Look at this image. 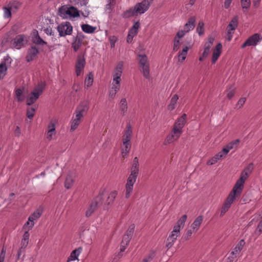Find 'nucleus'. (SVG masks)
<instances>
[{
    "mask_svg": "<svg viewBox=\"0 0 262 262\" xmlns=\"http://www.w3.org/2000/svg\"><path fill=\"white\" fill-rule=\"evenodd\" d=\"M187 218V216L186 214L183 215L174 226L173 230L167 239L166 246L168 248L173 246L177 237L180 235V230L184 227Z\"/></svg>",
    "mask_w": 262,
    "mask_h": 262,
    "instance_id": "obj_1",
    "label": "nucleus"
},
{
    "mask_svg": "<svg viewBox=\"0 0 262 262\" xmlns=\"http://www.w3.org/2000/svg\"><path fill=\"white\" fill-rule=\"evenodd\" d=\"M58 14L63 18L67 17L68 16L77 17L80 16V11L73 6L64 5L59 8Z\"/></svg>",
    "mask_w": 262,
    "mask_h": 262,
    "instance_id": "obj_2",
    "label": "nucleus"
},
{
    "mask_svg": "<svg viewBox=\"0 0 262 262\" xmlns=\"http://www.w3.org/2000/svg\"><path fill=\"white\" fill-rule=\"evenodd\" d=\"M56 29L59 36L61 37L72 35L73 30L72 25L69 21L62 22L57 26Z\"/></svg>",
    "mask_w": 262,
    "mask_h": 262,
    "instance_id": "obj_3",
    "label": "nucleus"
},
{
    "mask_svg": "<svg viewBox=\"0 0 262 262\" xmlns=\"http://www.w3.org/2000/svg\"><path fill=\"white\" fill-rule=\"evenodd\" d=\"M138 60L140 67L141 68L143 76L146 78L149 77V65L147 56L145 54H139Z\"/></svg>",
    "mask_w": 262,
    "mask_h": 262,
    "instance_id": "obj_4",
    "label": "nucleus"
},
{
    "mask_svg": "<svg viewBox=\"0 0 262 262\" xmlns=\"http://www.w3.org/2000/svg\"><path fill=\"white\" fill-rule=\"evenodd\" d=\"M245 244L244 240L241 239L231 252L230 255L227 259V262H235L238 255L242 250Z\"/></svg>",
    "mask_w": 262,
    "mask_h": 262,
    "instance_id": "obj_5",
    "label": "nucleus"
},
{
    "mask_svg": "<svg viewBox=\"0 0 262 262\" xmlns=\"http://www.w3.org/2000/svg\"><path fill=\"white\" fill-rule=\"evenodd\" d=\"M103 199V196L102 193H99L98 196L95 198L85 212L86 216H90L96 210L97 208L102 204Z\"/></svg>",
    "mask_w": 262,
    "mask_h": 262,
    "instance_id": "obj_6",
    "label": "nucleus"
},
{
    "mask_svg": "<svg viewBox=\"0 0 262 262\" xmlns=\"http://www.w3.org/2000/svg\"><path fill=\"white\" fill-rule=\"evenodd\" d=\"M43 87L42 85H38L31 92L30 96L27 98L26 104L27 105H31L35 103L39 97L43 92Z\"/></svg>",
    "mask_w": 262,
    "mask_h": 262,
    "instance_id": "obj_7",
    "label": "nucleus"
},
{
    "mask_svg": "<svg viewBox=\"0 0 262 262\" xmlns=\"http://www.w3.org/2000/svg\"><path fill=\"white\" fill-rule=\"evenodd\" d=\"M12 59L9 55L5 56L0 63V79L7 74L8 68L10 67Z\"/></svg>",
    "mask_w": 262,
    "mask_h": 262,
    "instance_id": "obj_8",
    "label": "nucleus"
},
{
    "mask_svg": "<svg viewBox=\"0 0 262 262\" xmlns=\"http://www.w3.org/2000/svg\"><path fill=\"white\" fill-rule=\"evenodd\" d=\"M238 24V17L237 16H234L227 27V40L230 41L232 38L235 30L237 28Z\"/></svg>",
    "mask_w": 262,
    "mask_h": 262,
    "instance_id": "obj_9",
    "label": "nucleus"
},
{
    "mask_svg": "<svg viewBox=\"0 0 262 262\" xmlns=\"http://www.w3.org/2000/svg\"><path fill=\"white\" fill-rule=\"evenodd\" d=\"M152 0H143L141 3H137L134 6V12L137 14L144 13L149 8Z\"/></svg>",
    "mask_w": 262,
    "mask_h": 262,
    "instance_id": "obj_10",
    "label": "nucleus"
},
{
    "mask_svg": "<svg viewBox=\"0 0 262 262\" xmlns=\"http://www.w3.org/2000/svg\"><path fill=\"white\" fill-rule=\"evenodd\" d=\"M186 114H183L177 119L172 128L175 133L182 134V128L184 127L186 122Z\"/></svg>",
    "mask_w": 262,
    "mask_h": 262,
    "instance_id": "obj_11",
    "label": "nucleus"
},
{
    "mask_svg": "<svg viewBox=\"0 0 262 262\" xmlns=\"http://www.w3.org/2000/svg\"><path fill=\"white\" fill-rule=\"evenodd\" d=\"M85 36L82 32H78L73 38L72 47L75 52H77L82 46Z\"/></svg>",
    "mask_w": 262,
    "mask_h": 262,
    "instance_id": "obj_12",
    "label": "nucleus"
},
{
    "mask_svg": "<svg viewBox=\"0 0 262 262\" xmlns=\"http://www.w3.org/2000/svg\"><path fill=\"white\" fill-rule=\"evenodd\" d=\"M262 39V37L258 33H255L249 37L245 42L242 45L241 48H244L247 46H255Z\"/></svg>",
    "mask_w": 262,
    "mask_h": 262,
    "instance_id": "obj_13",
    "label": "nucleus"
},
{
    "mask_svg": "<svg viewBox=\"0 0 262 262\" xmlns=\"http://www.w3.org/2000/svg\"><path fill=\"white\" fill-rule=\"evenodd\" d=\"M85 63V58L84 54L78 55L75 65V72L77 76H79L81 75V72L84 68Z\"/></svg>",
    "mask_w": 262,
    "mask_h": 262,
    "instance_id": "obj_14",
    "label": "nucleus"
},
{
    "mask_svg": "<svg viewBox=\"0 0 262 262\" xmlns=\"http://www.w3.org/2000/svg\"><path fill=\"white\" fill-rule=\"evenodd\" d=\"M26 40V36L25 34H19L14 38L11 41L13 48L20 49L23 47Z\"/></svg>",
    "mask_w": 262,
    "mask_h": 262,
    "instance_id": "obj_15",
    "label": "nucleus"
},
{
    "mask_svg": "<svg viewBox=\"0 0 262 262\" xmlns=\"http://www.w3.org/2000/svg\"><path fill=\"white\" fill-rule=\"evenodd\" d=\"M89 110V106L86 103H82L78 105L75 110V117L81 120V119L85 115Z\"/></svg>",
    "mask_w": 262,
    "mask_h": 262,
    "instance_id": "obj_16",
    "label": "nucleus"
},
{
    "mask_svg": "<svg viewBox=\"0 0 262 262\" xmlns=\"http://www.w3.org/2000/svg\"><path fill=\"white\" fill-rule=\"evenodd\" d=\"M139 172V160L137 157L134 158L132 165L130 168V174L128 178H132L137 179Z\"/></svg>",
    "mask_w": 262,
    "mask_h": 262,
    "instance_id": "obj_17",
    "label": "nucleus"
},
{
    "mask_svg": "<svg viewBox=\"0 0 262 262\" xmlns=\"http://www.w3.org/2000/svg\"><path fill=\"white\" fill-rule=\"evenodd\" d=\"M38 49L36 46H32L28 49L26 60L28 62L33 61L39 54Z\"/></svg>",
    "mask_w": 262,
    "mask_h": 262,
    "instance_id": "obj_18",
    "label": "nucleus"
},
{
    "mask_svg": "<svg viewBox=\"0 0 262 262\" xmlns=\"http://www.w3.org/2000/svg\"><path fill=\"white\" fill-rule=\"evenodd\" d=\"M136 181V179L128 178L125 185V198L128 199L133 192V186Z\"/></svg>",
    "mask_w": 262,
    "mask_h": 262,
    "instance_id": "obj_19",
    "label": "nucleus"
},
{
    "mask_svg": "<svg viewBox=\"0 0 262 262\" xmlns=\"http://www.w3.org/2000/svg\"><path fill=\"white\" fill-rule=\"evenodd\" d=\"M31 41L36 45L43 46L47 45V42L43 40L39 35L37 30H34Z\"/></svg>",
    "mask_w": 262,
    "mask_h": 262,
    "instance_id": "obj_20",
    "label": "nucleus"
},
{
    "mask_svg": "<svg viewBox=\"0 0 262 262\" xmlns=\"http://www.w3.org/2000/svg\"><path fill=\"white\" fill-rule=\"evenodd\" d=\"M181 135V134L175 133L172 129L165 138L164 144L167 145L174 142L180 138Z\"/></svg>",
    "mask_w": 262,
    "mask_h": 262,
    "instance_id": "obj_21",
    "label": "nucleus"
},
{
    "mask_svg": "<svg viewBox=\"0 0 262 262\" xmlns=\"http://www.w3.org/2000/svg\"><path fill=\"white\" fill-rule=\"evenodd\" d=\"M244 183L245 182L243 181L242 178H239L232 190L233 192L241 195L244 188Z\"/></svg>",
    "mask_w": 262,
    "mask_h": 262,
    "instance_id": "obj_22",
    "label": "nucleus"
},
{
    "mask_svg": "<svg viewBox=\"0 0 262 262\" xmlns=\"http://www.w3.org/2000/svg\"><path fill=\"white\" fill-rule=\"evenodd\" d=\"M195 17L194 16H191L189 18L188 21L184 25V29L187 32L192 30L195 27Z\"/></svg>",
    "mask_w": 262,
    "mask_h": 262,
    "instance_id": "obj_23",
    "label": "nucleus"
},
{
    "mask_svg": "<svg viewBox=\"0 0 262 262\" xmlns=\"http://www.w3.org/2000/svg\"><path fill=\"white\" fill-rule=\"evenodd\" d=\"M82 251V248L79 247L77 249L74 250L71 253L70 256L68 257L67 262H70L75 260H79L78 256Z\"/></svg>",
    "mask_w": 262,
    "mask_h": 262,
    "instance_id": "obj_24",
    "label": "nucleus"
},
{
    "mask_svg": "<svg viewBox=\"0 0 262 262\" xmlns=\"http://www.w3.org/2000/svg\"><path fill=\"white\" fill-rule=\"evenodd\" d=\"M132 128L130 125H128L126 127V129L124 131V134L123 136L122 142H130V140L132 137Z\"/></svg>",
    "mask_w": 262,
    "mask_h": 262,
    "instance_id": "obj_25",
    "label": "nucleus"
},
{
    "mask_svg": "<svg viewBox=\"0 0 262 262\" xmlns=\"http://www.w3.org/2000/svg\"><path fill=\"white\" fill-rule=\"evenodd\" d=\"M222 45L221 43H219L216 46L214 50L213 51L212 57V63H215L217 60L218 58L221 54Z\"/></svg>",
    "mask_w": 262,
    "mask_h": 262,
    "instance_id": "obj_26",
    "label": "nucleus"
},
{
    "mask_svg": "<svg viewBox=\"0 0 262 262\" xmlns=\"http://www.w3.org/2000/svg\"><path fill=\"white\" fill-rule=\"evenodd\" d=\"M213 41L214 38L213 37L208 38V41L204 45V50L202 53L203 57H207L210 53V49L213 43Z\"/></svg>",
    "mask_w": 262,
    "mask_h": 262,
    "instance_id": "obj_27",
    "label": "nucleus"
},
{
    "mask_svg": "<svg viewBox=\"0 0 262 262\" xmlns=\"http://www.w3.org/2000/svg\"><path fill=\"white\" fill-rule=\"evenodd\" d=\"M225 158V155L223 154L221 151L216 154L211 159L209 160L207 162V165H212L216 163L219 160H221L223 158Z\"/></svg>",
    "mask_w": 262,
    "mask_h": 262,
    "instance_id": "obj_28",
    "label": "nucleus"
},
{
    "mask_svg": "<svg viewBox=\"0 0 262 262\" xmlns=\"http://www.w3.org/2000/svg\"><path fill=\"white\" fill-rule=\"evenodd\" d=\"M123 62L122 61L119 62L115 69V72L113 74V77L121 78L123 71Z\"/></svg>",
    "mask_w": 262,
    "mask_h": 262,
    "instance_id": "obj_29",
    "label": "nucleus"
},
{
    "mask_svg": "<svg viewBox=\"0 0 262 262\" xmlns=\"http://www.w3.org/2000/svg\"><path fill=\"white\" fill-rule=\"evenodd\" d=\"M123 147L121 149V155L123 158L126 157L131 148V142H123Z\"/></svg>",
    "mask_w": 262,
    "mask_h": 262,
    "instance_id": "obj_30",
    "label": "nucleus"
},
{
    "mask_svg": "<svg viewBox=\"0 0 262 262\" xmlns=\"http://www.w3.org/2000/svg\"><path fill=\"white\" fill-rule=\"evenodd\" d=\"M119 109L122 116H124L127 110V103L125 98H122L120 102Z\"/></svg>",
    "mask_w": 262,
    "mask_h": 262,
    "instance_id": "obj_31",
    "label": "nucleus"
},
{
    "mask_svg": "<svg viewBox=\"0 0 262 262\" xmlns=\"http://www.w3.org/2000/svg\"><path fill=\"white\" fill-rule=\"evenodd\" d=\"M240 195L237 194L236 193H233L232 191H231L227 196L225 203L228 204L230 206H231L232 204L234 202V201L236 200L237 198H238Z\"/></svg>",
    "mask_w": 262,
    "mask_h": 262,
    "instance_id": "obj_32",
    "label": "nucleus"
},
{
    "mask_svg": "<svg viewBox=\"0 0 262 262\" xmlns=\"http://www.w3.org/2000/svg\"><path fill=\"white\" fill-rule=\"evenodd\" d=\"M203 222V216L200 215L196 217V219L194 221L193 223L191 225V227L193 230L196 231L201 224Z\"/></svg>",
    "mask_w": 262,
    "mask_h": 262,
    "instance_id": "obj_33",
    "label": "nucleus"
},
{
    "mask_svg": "<svg viewBox=\"0 0 262 262\" xmlns=\"http://www.w3.org/2000/svg\"><path fill=\"white\" fill-rule=\"evenodd\" d=\"M189 48L187 46H185L182 50L180 51L178 54V60L179 62H183L186 59L187 55Z\"/></svg>",
    "mask_w": 262,
    "mask_h": 262,
    "instance_id": "obj_34",
    "label": "nucleus"
},
{
    "mask_svg": "<svg viewBox=\"0 0 262 262\" xmlns=\"http://www.w3.org/2000/svg\"><path fill=\"white\" fill-rule=\"evenodd\" d=\"M81 27L82 30L84 32L89 34L93 33L96 29V27H93L89 24H82L81 25Z\"/></svg>",
    "mask_w": 262,
    "mask_h": 262,
    "instance_id": "obj_35",
    "label": "nucleus"
},
{
    "mask_svg": "<svg viewBox=\"0 0 262 262\" xmlns=\"http://www.w3.org/2000/svg\"><path fill=\"white\" fill-rule=\"evenodd\" d=\"M8 6L10 7L12 11L14 12L19 9L21 6V3L17 1H13L8 3Z\"/></svg>",
    "mask_w": 262,
    "mask_h": 262,
    "instance_id": "obj_36",
    "label": "nucleus"
},
{
    "mask_svg": "<svg viewBox=\"0 0 262 262\" xmlns=\"http://www.w3.org/2000/svg\"><path fill=\"white\" fill-rule=\"evenodd\" d=\"M94 76L92 72H90L86 77L85 78L84 81V87L85 88H89L92 85L93 83Z\"/></svg>",
    "mask_w": 262,
    "mask_h": 262,
    "instance_id": "obj_37",
    "label": "nucleus"
},
{
    "mask_svg": "<svg viewBox=\"0 0 262 262\" xmlns=\"http://www.w3.org/2000/svg\"><path fill=\"white\" fill-rule=\"evenodd\" d=\"M15 96L17 102H22L25 99V96L23 95V90L18 88L15 91Z\"/></svg>",
    "mask_w": 262,
    "mask_h": 262,
    "instance_id": "obj_38",
    "label": "nucleus"
},
{
    "mask_svg": "<svg viewBox=\"0 0 262 262\" xmlns=\"http://www.w3.org/2000/svg\"><path fill=\"white\" fill-rule=\"evenodd\" d=\"M74 180L71 175H68L64 182V187L67 189H70L73 185Z\"/></svg>",
    "mask_w": 262,
    "mask_h": 262,
    "instance_id": "obj_39",
    "label": "nucleus"
},
{
    "mask_svg": "<svg viewBox=\"0 0 262 262\" xmlns=\"http://www.w3.org/2000/svg\"><path fill=\"white\" fill-rule=\"evenodd\" d=\"M118 194V192L117 191H112L108 195L107 200L106 201V203L110 205L113 203L114 200L117 197Z\"/></svg>",
    "mask_w": 262,
    "mask_h": 262,
    "instance_id": "obj_40",
    "label": "nucleus"
},
{
    "mask_svg": "<svg viewBox=\"0 0 262 262\" xmlns=\"http://www.w3.org/2000/svg\"><path fill=\"white\" fill-rule=\"evenodd\" d=\"M226 92L227 93V97L229 99H231L235 95V88L233 85L228 86Z\"/></svg>",
    "mask_w": 262,
    "mask_h": 262,
    "instance_id": "obj_41",
    "label": "nucleus"
},
{
    "mask_svg": "<svg viewBox=\"0 0 262 262\" xmlns=\"http://www.w3.org/2000/svg\"><path fill=\"white\" fill-rule=\"evenodd\" d=\"M179 99L178 96L177 94L174 95L171 98L170 103L168 105V109L172 111L175 108V105Z\"/></svg>",
    "mask_w": 262,
    "mask_h": 262,
    "instance_id": "obj_42",
    "label": "nucleus"
},
{
    "mask_svg": "<svg viewBox=\"0 0 262 262\" xmlns=\"http://www.w3.org/2000/svg\"><path fill=\"white\" fill-rule=\"evenodd\" d=\"M134 7L126 10L122 14L123 18H129L135 15H137L136 12H134Z\"/></svg>",
    "mask_w": 262,
    "mask_h": 262,
    "instance_id": "obj_43",
    "label": "nucleus"
},
{
    "mask_svg": "<svg viewBox=\"0 0 262 262\" xmlns=\"http://www.w3.org/2000/svg\"><path fill=\"white\" fill-rule=\"evenodd\" d=\"M121 78H117L113 77V82H112V86L111 88L113 89H117L120 90L121 86Z\"/></svg>",
    "mask_w": 262,
    "mask_h": 262,
    "instance_id": "obj_44",
    "label": "nucleus"
},
{
    "mask_svg": "<svg viewBox=\"0 0 262 262\" xmlns=\"http://www.w3.org/2000/svg\"><path fill=\"white\" fill-rule=\"evenodd\" d=\"M235 147V146L234 145V143L231 142L228 143L225 147H224L221 151L223 152V154L226 157L229 151Z\"/></svg>",
    "mask_w": 262,
    "mask_h": 262,
    "instance_id": "obj_45",
    "label": "nucleus"
},
{
    "mask_svg": "<svg viewBox=\"0 0 262 262\" xmlns=\"http://www.w3.org/2000/svg\"><path fill=\"white\" fill-rule=\"evenodd\" d=\"M80 122L81 120L78 119L73 118L71 122V130L72 132L75 130L78 127Z\"/></svg>",
    "mask_w": 262,
    "mask_h": 262,
    "instance_id": "obj_46",
    "label": "nucleus"
},
{
    "mask_svg": "<svg viewBox=\"0 0 262 262\" xmlns=\"http://www.w3.org/2000/svg\"><path fill=\"white\" fill-rule=\"evenodd\" d=\"M204 23L202 21H200L196 29V31L200 36L204 34Z\"/></svg>",
    "mask_w": 262,
    "mask_h": 262,
    "instance_id": "obj_47",
    "label": "nucleus"
},
{
    "mask_svg": "<svg viewBox=\"0 0 262 262\" xmlns=\"http://www.w3.org/2000/svg\"><path fill=\"white\" fill-rule=\"evenodd\" d=\"M3 9L4 11V17L5 18H8L11 17L12 14H11V11L12 10L10 9V7L8 6V5L7 6L4 7L3 8Z\"/></svg>",
    "mask_w": 262,
    "mask_h": 262,
    "instance_id": "obj_48",
    "label": "nucleus"
},
{
    "mask_svg": "<svg viewBox=\"0 0 262 262\" xmlns=\"http://www.w3.org/2000/svg\"><path fill=\"white\" fill-rule=\"evenodd\" d=\"M242 9L244 10H248L251 6V0H241Z\"/></svg>",
    "mask_w": 262,
    "mask_h": 262,
    "instance_id": "obj_49",
    "label": "nucleus"
},
{
    "mask_svg": "<svg viewBox=\"0 0 262 262\" xmlns=\"http://www.w3.org/2000/svg\"><path fill=\"white\" fill-rule=\"evenodd\" d=\"M116 2L113 3L112 1H107V4L105 5V10L108 13H111L115 5Z\"/></svg>",
    "mask_w": 262,
    "mask_h": 262,
    "instance_id": "obj_50",
    "label": "nucleus"
},
{
    "mask_svg": "<svg viewBox=\"0 0 262 262\" xmlns=\"http://www.w3.org/2000/svg\"><path fill=\"white\" fill-rule=\"evenodd\" d=\"M41 215V213L39 212L38 211H35L29 217V221L32 222L33 221L34 222V220H36L39 218Z\"/></svg>",
    "mask_w": 262,
    "mask_h": 262,
    "instance_id": "obj_51",
    "label": "nucleus"
},
{
    "mask_svg": "<svg viewBox=\"0 0 262 262\" xmlns=\"http://www.w3.org/2000/svg\"><path fill=\"white\" fill-rule=\"evenodd\" d=\"M36 108L34 107H28L27 109V116L30 119H32L35 114Z\"/></svg>",
    "mask_w": 262,
    "mask_h": 262,
    "instance_id": "obj_52",
    "label": "nucleus"
},
{
    "mask_svg": "<svg viewBox=\"0 0 262 262\" xmlns=\"http://www.w3.org/2000/svg\"><path fill=\"white\" fill-rule=\"evenodd\" d=\"M230 207L231 206L224 202L221 210L220 217H222L223 215H224V214L228 211Z\"/></svg>",
    "mask_w": 262,
    "mask_h": 262,
    "instance_id": "obj_53",
    "label": "nucleus"
},
{
    "mask_svg": "<svg viewBox=\"0 0 262 262\" xmlns=\"http://www.w3.org/2000/svg\"><path fill=\"white\" fill-rule=\"evenodd\" d=\"M192 234V230L191 229L188 230L185 234H184L181 238V241L183 242L184 241L188 240L191 236Z\"/></svg>",
    "mask_w": 262,
    "mask_h": 262,
    "instance_id": "obj_54",
    "label": "nucleus"
},
{
    "mask_svg": "<svg viewBox=\"0 0 262 262\" xmlns=\"http://www.w3.org/2000/svg\"><path fill=\"white\" fill-rule=\"evenodd\" d=\"M134 229H135V225L134 224L130 225L128 227L127 230L126 231V233L124 235H128V237L132 238L133 236V235L134 234Z\"/></svg>",
    "mask_w": 262,
    "mask_h": 262,
    "instance_id": "obj_55",
    "label": "nucleus"
},
{
    "mask_svg": "<svg viewBox=\"0 0 262 262\" xmlns=\"http://www.w3.org/2000/svg\"><path fill=\"white\" fill-rule=\"evenodd\" d=\"M108 39L110 42L111 48H114L115 46V43L117 40V37L116 36L113 35L110 36Z\"/></svg>",
    "mask_w": 262,
    "mask_h": 262,
    "instance_id": "obj_56",
    "label": "nucleus"
},
{
    "mask_svg": "<svg viewBox=\"0 0 262 262\" xmlns=\"http://www.w3.org/2000/svg\"><path fill=\"white\" fill-rule=\"evenodd\" d=\"M253 163H250L246 167L244 168L243 171L246 172L250 175L253 170Z\"/></svg>",
    "mask_w": 262,
    "mask_h": 262,
    "instance_id": "obj_57",
    "label": "nucleus"
},
{
    "mask_svg": "<svg viewBox=\"0 0 262 262\" xmlns=\"http://www.w3.org/2000/svg\"><path fill=\"white\" fill-rule=\"evenodd\" d=\"M180 46V41L179 39H177L176 37L174 38L173 50L176 52L178 50Z\"/></svg>",
    "mask_w": 262,
    "mask_h": 262,
    "instance_id": "obj_58",
    "label": "nucleus"
},
{
    "mask_svg": "<svg viewBox=\"0 0 262 262\" xmlns=\"http://www.w3.org/2000/svg\"><path fill=\"white\" fill-rule=\"evenodd\" d=\"M131 238H132L128 237V235H124L122 238L121 243L123 244H125L126 245H128L130 242Z\"/></svg>",
    "mask_w": 262,
    "mask_h": 262,
    "instance_id": "obj_59",
    "label": "nucleus"
},
{
    "mask_svg": "<svg viewBox=\"0 0 262 262\" xmlns=\"http://www.w3.org/2000/svg\"><path fill=\"white\" fill-rule=\"evenodd\" d=\"M49 132H55V124L53 121H51L48 125Z\"/></svg>",
    "mask_w": 262,
    "mask_h": 262,
    "instance_id": "obj_60",
    "label": "nucleus"
},
{
    "mask_svg": "<svg viewBox=\"0 0 262 262\" xmlns=\"http://www.w3.org/2000/svg\"><path fill=\"white\" fill-rule=\"evenodd\" d=\"M44 32L48 35H50V36H54V32L53 31V30L50 27H49L45 29Z\"/></svg>",
    "mask_w": 262,
    "mask_h": 262,
    "instance_id": "obj_61",
    "label": "nucleus"
},
{
    "mask_svg": "<svg viewBox=\"0 0 262 262\" xmlns=\"http://www.w3.org/2000/svg\"><path fill=\"white\" fill-rule=\"evenodd\" d=\"M119 91V90L113 89V88H111L110 91L109 97L113 99L115 97L116 93Z\"/></svg>",
    "mask_w": 262,
    "mask_h": 262,
    "instance_id": "obj_62",
    "label": "nucleus"
},
{
    "mask_svg": "<svg viewBox=\"0 0 262 262\" xmlns=\"http://www.w3.org/2000/svg\"><path fill=\"white\" fill-rule=\"evenodd\" d=\"M6 249L3 247L0 253V262H4L5 258Z\"/></svg>",
    "mask_w": 262,
    "mask_h": 262,
    "instance_id": "obj_63",
    "label": "nucleus"
},
{
    "mask_svg": "<svg viewBox=\"0 0 262 262\" xmlns=\"http://www.w3.org/2000/svg\"><path fill=\"white\" fill-rule=\"evenodd\" d=\"M154 255L152 254L148 255L147 256L143 258L141 262H150L153 259Z\"/></svg>",
    "mask_w": 262,
    "mask_h": 262,
    "instance_id": "obj_64",
    "label": "nucleus"
}]
</instances>
